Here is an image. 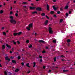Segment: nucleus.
<instances>
[{"instance_id": "63", "label": "nucleus", "mask_w": 75, "mask_h": 75, "mask_svg": "<svg viewBox=\"0 0 75 75\" xmlns=\"http://www.w3.org/2000/svg\"><path fill=\"white\" fill-rule=\"evenodd\" d=\"M42 59H41L40 60V62H42Z\"/></svg>"}, {"instance_id": "30", "label": "nucleus", "mask_w": 75, "mask_h": 75, "mask_svg": "<svg viewBox=\"0 0 75 75\" xmlns=\"http://www.w3.org/2000/svg\"><path fill=\"white\" fill-rule=\"evenodd\" d=\"M13 11H11L10 12V14L11 15V14H13Z\"/></svg>"}, {"instance_id": "23", "label": "nucleus", "mask_w": 75, "mask_h": 75, "mask_svg": "<svg viewBox=\"0 0 75 75\" xmlns=\"http://www.w3.org/2000/svg\"><path fill=\"white\" fill-rule=\"evenodd\" d=\"M50 13L51 14H54V11H51Z\"/></svg>"}, {"instance_id": "19", "label": "nucleus", "mask_w": 75, "mask_h": 75, "mask_svg": "<svg viewBox=\"0 0 75 75\" xmlns=\"http://www.w3.org/2000/svg\"><path fill=\"white\" fill-rule=\"evenodd\" d=\"M67 42H71V40H70V39H68L67 40Z\"/></svg>"}, {"instance_id": "31", "label": "nucleus", "mask_w": 75, "mask_h": 75, "mask_svg": "<svg viewBox=\"0 0 75 75\" xmlns=\"http://www.w3.org/2000/svg\"><path fill=\"white\" fill-rule=\"evenodd\" d=\"M12 61L13 63H16V61L14 60H12Z\"/></svg>"}, {"instance_id": "24", "label": "nucleus", "mask_w": 75, "mask_h": 75, "mask_svg": "<svg viewBox=\"0 0 75 75\" xmlns=\"http://www.w3.org/2000/svg\"><path fill=\"white\" fill-rule=\"evenodd\" d=\"M33 64L34 66H33V67H35V62H34Z\"/></svg>"}, {"instance_id": "27", "label": "nucleus", "mask_w": 75, "mask_h": 75, "mask_svg": "<svg viewBox=\"0 0 75 75\" xmlns=\"http://www.w3.org/2000/svg\"><path fill=\"white\" fill-rule=\"evenodd\" d=\"M23 4H27V2H23Z\"/></svg>"}, {"instance_id": "10", "label": "nucleus", "mask_w": 75, "mask_h": 75, "mask_svg": "<svg viewBox=\"0 0 75 75\" xmlns=\"http://www.w3.org/2000/svg\"><path fill=\"white\" fill-rule=\"evenodd\" d=\"M38 42H42V43H44L45 42L42 40H39Z\"/></svg>"}, {"instance_id": "58", "label": "nucleus", "mask_w": 75, "mask_h": 75, "mask_svg": "<svg viewBox=\"0 0 75 75\" xmlns=\"http://www.w3.org/2000/svg\"><path fill=\"white\" fill-rule=\"evenodd\" d=\"M13 52L11 51H10V54H11Z\"/></svg>"}, {"instance_id": "13", "label": "nucleus", "mask_w": 75, "mask_h": 75, "mask_svg": "<svg viewBox=\"0 0 75 75\" xmlns=\"http://www.w3.org/2000/svg\"><path fill=\"white\" fill-rule=\"evenodd\" d=\"M47 9L48 10H49L50 9V7H49V5L48 4H47Z\"/></svg>"}, {"instance_id": "35", "label": "nucleus", "mask_w": 75, "mask_h": 75, "mask_svg": "<svg viewBox=\"0 0 75 75\" xmlns=\"http://www.w3.org/2000/svg\"><path fill=\"white\" fill-rule=\"evenodd\" d=\"M62 21H63V20H62V19H61L60 21V23H62Z\"/></svg>"}, {"instance_id": "29", "label": "nucleus", "mask_w": 75, "mask_h": 75, "mask_svg": "<svg viewBox=\"0 0 75 75\" xmlns=\"http://www.w3.org/2000/svg\"><path fill=\"white\" fill-rule=\"evenodd\" d=\"M18 13H15V16H16V17H18Z\"/></svg>"}, {"instance_id": "37", "label": "nucleus", "mask_w": 75, "mask_h": 75, "mask_svg": "<svg viewBox=\"0 0 75 75\" xmlns=\"http://www.w3.org/2000/svg\"><path fill=\"white\" fill-rule=\"evenodd\" d=\"M5 48V46H4V45H3L2 46V48L3 49H4Z\"/></svg>"}, {"instance_id": "8", "label": "nucleus", "mask_w": 75, "mask_h": 75, "mask_svg": "<svg viewBox=\"0 0 75 75\" xmlns=\"http://www.w3.org/2000/svg\"><path fill=\"white\" fill-rule=\"evenodd\" d=\"M36 10L38 11H41V8L40 7H38L36 8Z\"/></svg>"}, {"instance_id": "18", "label": "nucleus", "mask_w": 75, "mask_h": 75, "mask_svg": "<svg viewBox=\"0 0 75 75\" xmlns=\"http://www.w3.org/2000/svg\"><path fill=\"white\" fill-rule=\"evenodd\" d=\"M28 47L30 48H32V47H33V46L32 45H30L28 46Z\"/></svg>"}, {"instance_id": "56", "label": "nucleus", "mask_w": 75, "mask_h": 75, "mask_svg": "<svg viewBox=\"0 0 75 75\" xmlns=\"http://www.w3.org/2000/svg\"><path fill=\"white\" fill-rule=\"evenodd\" d=\"M12 9H13V7H11V10H12Z\"/></svg>"}, {"instance_id": "16", "label": "nucleus", "mask_w": 75, "mask_h": 75, "mask_svg": "<svg viewBox=\"0 0 75 75\" xmlns=\"http://www.w3.org/2000/svg\"><path fill=\"white\" fill-rule=\"evenodd\" d=\"M37 11H35L34 12H32V14H34L35 13L37 14Z\"/></svg>"}, {"instance_id": "64", "label": "nucleus", "mask_w": 75, "mask_h": 75, "mask_svg": "<svg viewBox=\"0 0 75 75\" xmlns=\"http://www.w3.org/2000/svg\"><path fill=\"white\" fill-rule=\"evenodd\" d=\"M45 67L44 66V67H43V69H45Z\"/></svg>"}, {"instance_id": "55", "label": "nucleus", "mask_w": 75, "mask_h": 75, "mask_svg": "<svg viewBox=\"0 0 75 75\" xmlns=\"http://www.w3.org/2000/svg\"><path fill=\"white\" fill-rule=\"evenodd\" d=\"M53 1L54 2H55V1H56V0H53Z\"/></svg>"}, {"instance_id": "43", "label": "nucleus", "mask_w": 75, "mask_h": 75, "mask_svg": "<svg viewBox=\"0 0 75 75\" xmlns=\"http://www.w3.org/2000/svg\"><path fill=\"white\" fill-rule=\"evenodd\" d=\"M46 18H47V19H49V17H48V16L46 15Z\"/></svg>"}, {"instance_id": "46", "label": "nucleus", "mask_w": 75, "mask_h": 75, "mask_svg": "<svg viewBox=\"0 0 75 75\" xmlns=\"http://www.w3.org/2000/svg\"><path fill=\"white\" fill-rule=\"evenodd\" d=\"M13 43L14 44H16V42L14 41V40L13 41Z\"/></svg>"}, {"instance_id": "42", "label": "nucleus", "mask_w": 75, "mask_h": 75, "mask_svg": "<svg viewBox=\"0 0 75 75\" xmlns=\"http://www.w3.org/2000/svg\"><path fill=\"white\" fill-rule=\"evenodd\" d=\"M21 64V65H22V66H24V63H22Z\"/></svg>"}, {"instance_id": "3", "label": "nucleus", "mask_w": 75, "mask_h": 75, "mask_svg": "<svg viewBox=\"0 0 75 75\" xmlns=\"http://www.w3.org/2000/svg\"><path fill=\"white\" fill-rule=\"evenodd\" d=\"M52 28L51 27L49 28V33L50 34H52L53 33V31L52 30Z\"/></svg>"}, {"instance_id": "22", "label": "nucleus", "mask_w": 75, "mask_h": 75, "mask_svg": "<svg viewBox=\"0 0 75 75\" xmlns=\"http://www.w3.org/2000/svg\"><path fill=\"white\" fill-rule=\"evenodd\" d=\"M56 42H57V40H53V43H56Z\"/></svg>"}, {"instance_id": "9", "label": "nucleus", "mask_w": 75, "mask_h": 75, "mask_svg": "<svg viewBox=\"0 0 75 75\" xmlns=\"http://www.w3.org/2000/svg\"><path fill=\"white\" fill-rule=\"evenodd\" d=\"M35 7H30V10H33V9H35Z\"/></svg>"}, {"instance_id": "21", "label": "nucleus", "mask_w": 75, "mask_h": 75, "mask_svg": "<svg viewBox=\"0 0 75 75\" xmlns=\"http://www.w3.org/2000/svg\"><path fill=\"white\" fill-rule=\"evenodd\" d=\"M2 13H3V11L1 10L0 11V14H2Z\"/></svg>"}, {"instance_id": "26", "label": "nucleus", "mask_w": 75, "mask_h": 75, "mask_svg": "<svg viewBox=\"0 0 75 75\" xmlns=\"http://www.w3.org/2000/svg\"><path fill=\"white\" fill-rule=\"evenodd\" d=\"M18 59H21V57H20V56H18Z\"/></svg>"}, {"instance_id": "2", "label": "nucleus", "mask_w": 75, "mask_h": 75, "mask_svg": "<svg viewBox=\"0 0 75 75\" xmlns=\"http://www.w3.org/2000/svg\"><path fill=\"white\" fill-rule=\"evenodd\" d=\"M10 22L13 24H16V21L14 19H11L10 20Z\"/></svg>"}, {"instance_id": "60", "label": "nucleus", "mask_w": 75, "mask_h": 75, "mask_svg": "<svg viewBox=\"0 0 75 75\" xmlns=\"http://www.w3.org/2000/svg\"><path fill=\"white\" fill-rule=\"evenodd\" d=\"M48 47H46V49H48Z\"/></svg>"}, {"instance_id": "48", "label": "nucleus", "mask_w": 75, "mask_h": 75, "mask_svg": "<svg viewBox=\"0 0 75 75\" xmlns=\"http://www.w3.org/2000/svg\"><path fill=\"white\" fill-rule=\"evenodd\" d=\"M4 27H2L1 28V30H4Z\"/></svg>"}, {"instance_id": "57", "label": "nucleus", "mask_w": 75, "mask_h": 75, "mask_svg": "<svg viewBox=\"0 0 75 75\" xmlns=\"http://www.w3.org/2000/svg\"><path fill=\"white\" fill-rule=\"evenodd\" d=\"M14 67H13V68H12V69H13V71H14Z\"/></svg>"}, {"instance_id": "4", "label": "nucleus", "mask_w": 75, "mask_h": 75, "mask_svg": "<svg viewBox=\"0 0 75 75\" xmlns=\"http://www.w3.org/2000/svg\"><path fill=\"white\" fill-rule=\"evenodd\" d=\"M6 47L8 48L7 49V50H9V49H10V48H11V46L8 45V44H6Z\"/></svg>"}, {"instance_id": "12", "label": "nucleus", "mask_w": 75, "mask_h": 75, "mask_svg": "<svg viewBox=\"0 0 75 75\" xmlns=\"http://www.w3.org/2000/svg\"><path fill=\"white\" fill-rule=\"evenodd\" d=\"M68 5H66L64 8V9L67 10V9H68Z\"/></svg>"}, {"instance_id": "52", "label": "nucleus", "mask_w": 75, "mask_h": 75, "mask_svg": "<svg viewBox=\"0 0 75 75\" xmlns=\"http://www.w3.org/2000/svg\"><path fill=\"white\" fill-rule=\"evenodd\" d=\"M11 58L12 59H13L14 58V57H11Z\"/></svg>"}, {"instance_id": "25", "label": "nucleus", "mask_w": 75, "mask_h": 75, "mask_svg": "<svg viewBox=\"0 0 75 75\" xmlns=\"http://www.w3.org/2000/svg\"><path fill=\"white\" fill-rule=\"evenodd\" d=\"M3 34L4 35H5V36L6 35V32H3Z\"/></svg>"}, {"instance_id": "14", "label": "nucleus", "mask_w": 75, "mask_h": 75, "mask_svg": "<svg viewBox=\"0 0 75 75\" xmlns=\"http://www.w3.org/2000/svg\"><path fill=\"white\" fill-rule=\"evenodd\" d=\"M42 16H45V13H43L41 14Z\"/></svg>"}, {"instance_id": "50", "label": "nucleus", "mask_w": 75, "mask_h": 75, "mask_svg": "<svg viewBox=\"0 0 75 75\" xmlns=\"http://www.w3.org/2000/svg\"><path fill=\"white\" fill-rule=\"evenodd\" d=\"M54 17H55V18H56V17H57V16H56V15H54Z\"/></svg>"}, {"instance_id": "54", "label": "nucleus", "mask_w": 75, "mask_h": 75, "mask_svg": "<svg viewBox=\"0 0 75 75\" xmlns=\"http://www.w3.org/2000/svg\"><path fill=\"white\" fill-rule=\"evenodd\" d=\"M30 72V71H28V74H29Z\"/></svg>"}, {"instance_id": "61", "label": "nucleus", "mask_w": 75, "mask_h": 75, "mask_svg": "<svg viewBox=\"0 0 75 75\" xmlns=\"http://www.w3.org/2000/svg\"><path fill=\"white\" fill-rule=\"evenodd\" d=\"M0 67H2V66L1 64H0Z\"/></svg>"}, {"instance_id": "47", "label": "nucleus", "mask_w": 75, "mask_h": 75, "mask_svg": "<svg viewBox=\"0 0 75 75\" xmlns=\"http://www.w3.org/2000/svg\"><path fill=\"white\" fill-rule=\"evenodd\" d=\"M45 51L44 50H43V51L42 52V53H45Z\"/></svg>"}, {"instance_id": "20", "label": "nucleus", "mask_w": 75, "mask_h": 75, "mask_svg": "<svg viewBox=\"0 0 75 75\" xmlns=\"http://www.w3.org/2000/svg\"><path fill=\"white\" fill-rule=\"evenodd\" d=\"M18 71H19V69H17L15 70V72H18Z\"/></svg>"}, {"instance_id": "44", "label": "nucleus", "mask_w": 75, "mask_h": 75, "mask_svg": "<svg viewBox=\"0 0 75 75\" xmlns=\"http://www.w3.org/2000/svg\"><path fill=\"white\" fill-rule=\"evenodd\" d=\"M71 11H69V14H71Z\"/></svg>"}, {"instance_id": "59", "label": "nucleus", "mask_w": 75, "mask_h": 75, "mask_svg": "<svg viewBox=\"0 0 75 75\" xmlns=\"http://www.w3.org/2000/svg\"><path fill=\"white\" fill-rule=\"evenodd\" d=\"M31 6H33V5H34V4H31Z\"/></svg>"}, {"instance_id": "5", "label": "nucleus", "mask_w": 75, "mask_h": 75, "mask_svg": "<svg viewBox=\"0 0 75 75\" xmlns=\"http://www.w3.org/2000/svg\"><path fill=\"white\" fill-rule=\"evenodd\" d=\"M5 59L6 60H7L8 62H9L10 61V59L8 58V56L5 57Z\"/></svg>"}, {"instance_id": "32", "label": "nucleus", "mask_w": 75, "mask_h": 75, "mask_svg": "<svg viewBox=\"0 0 75 75\" xmlns=\"http://www.w3.org/2000/svg\"><path fill=\"white\" fill-rule=\"evenodd\" d=\"M21 34V32H20L19 33H18V35H20Z\"/></svg>"}, {"instance_id": "53", "label": "nucleus", "mask_w": 75, "mask_h": 75, "mask_svg": "<svg viewBox=\"0 0 75 75\" xmlns=\"http://www.w3.org/2000/svg\"><path fill=\"white\" fill-rule=\"evenodd\" d=\"M13 50H14V48H12V51H13Z\"/></svg>"}, {"instance_id": "7", "label": "nucleus", "mask_w": 75, "mask_h": 75, "mask_svg": "<svg viewBox=\"0 0 75 75\" xmlns=\"http://www.w3.org/2000/svg\"><path fill=\"white\" fill-rule=\"evenodd\" d=\"M53 8L54 9V11H55L58 8V7H55L54 6H52Z\"/></svg>"}, {"instance_id": "62", "label": "nucleus", "mask_w": 75, "mask_h": 75, "mask_svg": "<svg viewBox=\"0 0 75 75\" xmlns=\"http://www.w3.org/2000/svg\"><path fill=\"white\" fill-rule=\"evenodd\" d=\"M62 61H65V59H62Z\"/></svg>"}, {"instance_id": "51", "label": "nucleus", "mask_w": 75, "mask_h": 75, "mask_svg": "<svg viewBox=\"0 0 75 75\" xmlns=\"http://www.w3.org/2000/svg\"><path fill=\"white\" fill-rule=\"evenodd\" d=\"M51 72V70H50L48 71V73H50V72Z\"/></svg>"}, {"instance_id": "17", "label": "nucleus", "mask_w": 75, "mask_h": 75, "mask_svg": "<svg viewBox=\"0 0 75 75\" xmlns=\"http://www.w3.org/2000/svg\"><path fill=\"white\" fill-rule=\"evenodd\" d=\"M68 70H63V72H68Z\"/></svg>"}, {"instance_id": "41", "label": "nucleus", "mask_w": 75, "mask_h": 75, "mask_svg": "<svg viewBox=\"0 0 75 75\" xmlns=\"http://www.w3.org/2000/svg\"><path fill=\"white\" fill-rule=\"evenodd\" d=\"M26 43H28L29 42V40H27L26 41Z\"/></svg>"}, {"instance_id": "49", "label": "nucleus", "mask_w": 75, "mask_h": 75, "mask_svg": "<svg viewBox=\"0 0 75 75\" xmlns=\"http://www.w3.org/2000/svg\"><path fill=\"white\" fill-rule=\"evenodd\" d=\"M37 33H35V36H37Z\"/></svg>"}, {"instance_id": "36", "label": "nucleus", "mask_w": 75, "mask_h": 75, "mask_svg": "<svg viewBox=\"0 0 75 75\" xmlns=\"http://www.w3.org/2000/svg\"><path fill=\"white\" fill-rule=\"evenodd\" d=\"M56 59H57V58H56V57H55L54 58V62H55V61H56Z\"/></svg>"}, {"instance_id": "28", "label": "nucleus", "mask_w": 75, "mask_h": 75, "mask_svg": "<svg viewBox=\"0 0 75 75\" xmlns=\"http://www.w3.org/2000/svg\"><path fill=\"white\" fill-rule=\"evenodd\" d=\"M26 66L28 67L29 68H30V67L29 66V63H28L26 64Z\"/></svg>"}, {"instance_id": "1", "label": "nucleus", "mask_w": 75, "mask_h": 75, "mask_svg": "<svg viewBox=\"0 0 75 75\" xmlns=\"http://www.w3.org/2000/svg\"><path fill=\"white\" fill-rule=\"evenodd\" d=\"M28 27H26V29L28 30V31H30V28H32V26H33V23H30Z\"/></svg>"}, {"instance_id": "38", "label": "nucleus", "mask_w": 75, "mask_h": 75, "mask_svg": "<svg viewBox=\"0 0 75 75\" xmlns=\"http://www.w3.org/2000/svg\"><path fill=\"white\" fill-rule=\"evenodd\" d=\"M63 7H61V8H60V11H62V10H63Z\"/></svg>"}, {"instance_id": "11", "label": "nucleus", "mask_w": 75, "mask_h": 75, "mask_svg": "<svg viewBox=\"0 0 75 75\" xmlns=\"http://www.w3.org/2000/svg\"><path fill=\"white\" fill-rule=\"evenodd\" d=\"M13 16H9V18L11 19V20H13Z\"/></svg>"}, {"instance_id": "45", "label": "nucleus", "mask_w": 75, "mask_h": 75, "mask_svg": "<svg viewBox=\"0 0 75 75\" xmlns=\"http://www.w3.org/2000/svg\"><path fill=\"white\" fill-rule=\"evenodd\" d=\"M57 13L58 14H60V11H58L57 12Z\"/></svg>"}, {"instance_id": "34", "label": "nucleus", "mask_w": 75, "mask_h": 75, "mask_svg": "<svg viewBox=\"0 0 75 75\" xmlns=\"http://www.w3.org/2000/svg\"><path fill=\"white\" fill-rule=\"evenodd\" d=\"M39 57L40 58H42V57L40 55H39Z\"/></svg>"}, {"instance_id": "15", "label": "nucleus", "mask_w": 75, "mask_h": 75, "mask_svg": "<svg viewBox=\"0 0 75 75\" xmlns=\"http://www.w3.org/2000/svg\"><path fill=\"white\" fill-rule=\"evenodd\" d=\"M18 33H13V35L14 36H16L17 35H18Z\"/></svg>"}, {"instance_id": "6", "label": "nucleus", "mask_w": 75, "mask_h": 75, "mask_svg": "<svg viewBox=\"0 0 75 75\" xmlns=\"http://www.w3.org/2000/svg\"><path fill=\"white\" fill-rule=\"evenodd\" d=\"M48 20H46L44 23V24L45 25H47L48 24Z\"/></svg>"}, {"instance_id": "40", "label": "nucleus", "mask_w": 75, "mask_h": 75, "mask_svg": "<svg viewBox=\"0 0 75 75\" xmlns=\"http://www.w3.org/2000/svg\"><path fill=\"white\" fill-rule=\"evenodd\" d=\"M17 42L18 44H20V41H17Z\"/></svg>"}, {"instance_id": "39", "label": "nucleus", "mask_w": 75, "mask_h": 75, "mask_svg": "<svg viewBox=\"0 0 75 75\" xmlns=\"http://www.w3.org/2000/svg\"><path fill=\"white\" fill-rule=\"evenodd\" d=\"M4 74H5V75H7V72H6V71H5Z\"/></svg>"}, {"instance_id": "33", "label": "nucleus", "mask_w": 75, "mask_h": 75, "mask_svg": "<svg viewBox=\"0 0 75 75\" xmlns=\"http://www.w3.org/2000/svg\"><path fill=\"white\" fill-rule=\"evenodd\" d=\"M66 16L67 17H68V13H66Z\"/></svg>"}]
</instances>
